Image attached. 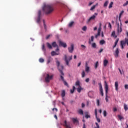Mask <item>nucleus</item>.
<instances>
[{
    "mask_svg": "<svg viewBox=\"0 0 128 128\" xmlns=\"http://www.w3.org/2000/svg\"><path fill=\"white\" fill-rule=\"evenodd\" d=\"M42 10L44 12L45 14H50L54 10V6L50 4L44 5L42 8Z\"/></svg>",
    "mask_w": 128,
    "mask_h": 128,
    "instance_id": "obj_1",
    "label": "nucleus"
},
{
    "mask_svg": "<svg viewBox=\"0 0 128 128\" xmlns=\"http://www.w3.org/2000/svg\"><path fill=\"white\" fill-rule=\"evenodd\" d=\"M56 64L61 74V75L60 76V78L62 82H64V74L62 72V70H64V66L60 65V63L59 62L58 60L56 61Z\"/></svg>",
    "mask_w": 128,
    "mask_h": 128,
    "instance_id": "obj_2",
    "label": "nucleus"
},
{
    "mask_svg": "<svg viewBox=\"0 0 128 128\" xmlns=\"http://www.w3.org/2000/svg\"><path fill=\"white\" fill-rule=\"evenodd\" d=\"M72 60V56L68 57L66 55H64V60L66 64V65L68 66H70V62Z\"/></svg>",
    "mask_w": 128,
    "mask_h": 128,
    "instance_id": "obj_3",
    "label": "nucleus"
},
{
    "mask_svg": "<svg viewBox=\"0 0 128 128\" xmlns=\"http://www.w3.org/2000/svg\"><path fill=\"white\" fill-rule=\"evenodd\" d=\"M105 90H106V102H108V86L106 82H105Z\"/></svg>",
    "mask_w": 128,
    "mask_h": 128,
    "instance_id": "obj_4",
    "label": "nucleus"
},
{
    "mask_svg": "<svg viewBox=\"0 0 128 128\" xmlns=\"http://www.w3.org/2000/svg\"><path fill=\"white\" fill-rule=\"evenodd\" d=\"M54 76L50 75V74H46V77L45 78V80L46 82H50V80L52 79Z\"/></svg>",
    "mask_w": 128,
    "mask_h": 128,
    "instance_id": "obj_5",
    "label": "nucleus"
},
{
    "mask_svg": "<svg viewBox=\"0 0 128 128\" xmlns=\"http://www.w3.org/2000/svg\"><path fill=\"white\" fill-rule=\"evenodd\" d=\"M102 30V23L100 24V28H98V34L95 35L96 38H98V36H100V31Z\"/></svg>",
    "mask_w": 128,
    "mask_h": 128,
    "instance_id": "obj_6",
    "label": "nucleus"
},
{
    "mask_svg": "<svg viewBox=\"0 0 128 128\" xmlns=\"http://www.w3.org/2000/svg\"><path fill=\"white\" fill-rule=\"evenodd\" d=\"M118 28H117V32L118 34H120L122 32V21H120V24L118 23Z\"/></svg>",
    "mask_w": 128,
    "mask_h": 128,
    "instance_id": "obj_7",
    "label": "nucleus"
},
{
    "mask_svg": "<svg viewBox=\"0 0 128 128\" xmlns=\"http://www.w3.org/2000/svg\"><path fill=\"white\" fill-rule=\"evenodd\" d=\"M96 16H98V13H94L93 16H92L88 19L87 22H91V20H95Z\"/></svg>",
    "mask_w": 128,
    "mask_h": 128,
    "instance_id": "obj_8",
    "label": "nucleus"
},
{
    "mask_svg": "<svg viewBox=\"0 0 128 128\" xmlns=\"http://www.w3.org/2000/svg\"><path fill=\"white\" fill-rule=\"evenodd\" d=\"M74 45L73 44H71L70 46L68 48V52L72 54L74 52Z\"/></svg>",
    "mask_w": 128,
    "mask_h": 128,
    "instance_id": "obj_9",
    "label": "nucleus"
},
{
    "mask_svg": "<svg viewBox=\"0 0 128 128\" xmlns=\"http://www.w3.org/2000/svg\"><path fill=\"white\" fill-rule=\"evenodd\" d=\"M98 86L100 87V94H101L102 96H104V90L102 89V84L99 83Z\"/></svg>",
    "mask_w": 128,
    "mask_h": 128,
    "instance_id": "obj_10",
    "label": "nucleus"
},
{
    "mask_svg": "<svg viewBox=\"0 0 128 128\" xmlns=\"http://www.w3.org/2000/svg\"><path fill=\"white\" fill-rule=\"evenodd\" d=\"M40 16H42V11L39 10L38 12V18H37V22H40Z\"/></svg>",
    "mask_w": 128,
    "mask_h": 128,
    "instance_id": "obj_11",
    "label": "nucleus"
},
{
    "mask_svg": "<svg viewBox=\"0 0 128 128\" xmlns=\"http://www.w3.org/2000/svg\"><path fill=\"white\" fill-rule=\"evenodd\" d=\"M59 45L63 48H66V43L63 42L62 41H59Z\"/></svg>",
    "mask_w": 128,
    "mask_h": 128,
    "instance_id": "obj_12",
    "label": "nucleus"
},
{
    "mask_svg": "<svg viewBox=\"0 0 128 128\" xmlns=\"http://www.w3.org/2000/svg\"><path fill=\"white\" fill-rule=\"evenodd\" d=\"M52 46L53 48H57L56 51L58 52V50H60V49L58 48V46L56 44V42H54L52 43Z\"/></svg>",
    "mask_w": 128,
    "mask_h": 128,
    "instance_id": "obj_13",
    "label": "nucleus"
},
{
    "mask_svg": "<svg viewBox=\"0 0 128 128\" xmlns=\"http://www.w3.org/2000/svg\"><path fill=\"white\" fill-rule=\"evenodd\" d=\"M118 54H120V50H118V48H116V50H115V53H114V56L116 58H118Z\"/></svg>",
    "mask_w": 128,
    "mask_h": 128,
    "instance_id": "obj_14",
    "label": "nucleus"
},
{
    "mask_svg": "<svg viewBox=\"0 0 128 128\" xmlns=\"http://www.w3.org/2000/svg\"><path fill=\"white\" fill-rule=\"evenodd\" d=\"M85 72H90V67L88 66L87 62H86Z\"/></svg>",
    "mask_w": 128,
    "mask_h": 128,
    "instance_id": "obj_15",
    "label": "nucleus"
},
{
    "mask_svg": "<svg viewBox=\"0 0 128 128\" xmlns=\"http://www.w3.org/2000/svg\"><path fill=\"white\" fill-rule=\"evenodd\" d=\"M95 116H96V118L97 122H100V120L98 118V112H97L96 109L95 110Z\"/></svg>",
    "mask_w": 128,
    "mask_h": 128,
    "instance_id": "obj_16",
    "label": "nucleus"
},
{
    "mask_svg": "<svg viewBox=\"0 0 128 128\" xmlns=\"http://www.w3.org/2000/svg\"><path fill=\"white\" fill-rule=\"evenodd\" d=\"M51 54L52 56H58V54H60V52H58V53H56V52L54 51H52L51 52Z\"/></svg>",
    "mask_w": 128,
    "mask_h": 128,
    "instance_id": "obj_17",
    "label": "nucleus"
},
{
    "mask_svg": "<svg viewBox=\"0 0 128 128\" xmlns=\"http://www.w3.org/2000/svg\"><path fill=\"white\" fill-rule=\"evenodd\" d=\"M114 86L116 90H118V82H115Z\"/></svg>",
    "mask_w": 128,
    "mask_h": 128,
    "instance_id": "obj_18",
    "label": "nucleus"
},
{
    "mask_svg": "<svg viewBox=\"0 0 128 128\" xmlns=\"http://www.w3.org/2000/svg\"><path fill=\"white\" fill-rule=\"evenodd\" d=\"M64 126H66V128H72L70 127V125H68V123H67V122H66V120H65V121L64 122Z\"/></svg>",
    "mask_w": 128,
    "mask_h": 128,
    "instance_id": "obj_19",
    "label": "nucleus"
},
{
    "mask_svg": "<svg viewBox=\"0 0 128 128\" xmlns=\"http://www.w3.org/2000/svg\"><path fill=\"white\" fill-rule=\"evenodd\" d=\"M72 120L73 122V124H76V123L78 124V120L76 118H72Z\"/></svg>",
    "mask_w": 128,
    "mask_h": 128,
    "instance_id": "obj_20",
    "label": "nucleus"
},
{
    "mask_svg": "<svg viewBox=\"0 0 128 128\" xmlns=\"http://www.w3.org/2000/svg\"><path fill=\"white\" fill-rule=\"evenodd\" d=\"M108 60H104V66H108Z\"/></svg>",
    "mask_w": 128,
    "mask_h": 128,
    "instance_id": "obj_21",
    "label": "nucleus"
},
{
    "mask_svg": "<svg viewBox=\"0 0 128 128\" xmlns=\"http://www.w3.org/2000/svg\"><path fill=\"white\" fill-rule=\"evenodd\" d=\"M52 60V56H48V58L47 64H50V62Z\"/></svg>",
    "mask_w": 128,
    "mask_h": 128,
    "instance_id": "obj_22",
    "label": "nucleus"
},
{
    "mask_svg": "<svg viewBox=\"0 0 128 128\" xmlns=\"http://www.w3.org/2000/svg\"><path fill=\"white\" fill-rule=\"evenodd\" d=\"M82 90H84V88H82V86H80L78 88H77V92L80 93Z\"/></svg>",
    "mask_w": 128,
    "mask_h": 128,
    "instance_id": "obj_23",
    "label": "nucleus"
},
{
    "mask_svg": "<svg viewBox=\"0 0 128 128\" xmlns=\"http://www.w3.org/2000/svg\"><path fill=\"white\" fill-rule=\"evenodd\" d=\"M61 96H62V98H64V96H66V91L64 90H62Z\"/></svg>",
    "mask_w": 128,
    "mask_h": 128,
    "instance_id": "obj_24",
    "label": "nucleus"
},
{
    "mask_svg": "<svg viewBox=\"0 0 128 128\" xmlns=\"http://www.w3.org/2000/svg\"><path fill=\"white\" fill-rule=\"evenodd\" d=\"M112 36H113V38H118V36H116V32L115 31H113L112 32Z\"/></svg>",
    "mask_w": 128,
    "mask_h": 128,
    "instance_id": "obj_25",
    "label": "nucleus"
},
{
    "mask_svg": "<svg viewBox=\"0 0 128 128\" xmlns=\"http://www.w3.org/2000/svg\"><path fill=\"white\" fill-rule=\"evenodd\" d=\"M75 90H76V87L74 86H73L72 89L70 90V94H74Z\"/></svg>",
    "mask_w": 128,
    "mask_h": 128,
    "instance_id": "obj_26",
    "label": "nucleus"
},
{
    "mask_svg": "<svg viewBox=\"0 0 128 128\" xmlns=\"http://www.w3.org/2000/svg\"><path fill=\"white\" fill-rule=\"evenodd\" d=\"M118 42V39L116 40V42H114V45L113 46V48H114L116 46V44Z\"/></svg>",
    "mask_w": 128,
    "mask_h": 128,
    "instance_id": "obj_27",
    "label": "nucleus"
},
{
    "mask_svg": "<svg viewBox=\"0 0 128 128\" xmlns=\"http://www.w3.org/2000/svg\"><path fill=\"white\" fill-rule=\"evenodd\" d=\"M46 46L48 48L52 49V44H50L49 42L46 43Z\"/></svg>",
    "mask_w": 128,
    "mask_h": 128,
    "instance_id": "obj_28",
    "label": "nucleus"
},
{
    "mask_svg": "<svg viewBox=\"0 0 128 128\" xmlns=\"http://www.w3.org/2000/svg\"><path fill=\"white\" fill-rule=\"evenodd\" d=\"M124 110L126 112V110H128V105H126V104H124Z\"/></svg>",
    "mask_w": 128,
    "mask_h": 128,
    "instance_id": "obj_29",
    "label": "nucleus"
},
{
    "mask_svg": "<svg viewBox=\"0 0 128 128\" xmlns=\"http://www.w3.org/2000/svg\"><path fill=\"white\" fill-rule=\"evenodd\" d=\"M108 0H106L104 4V8L108 6Z\"/></svg>",
    "mask_w": 128,
    "mask_h": 128,
    "instance_id": "obj_30",
    "label": "nucleus"
},
{
    "mask_svg": "<svg viewBox=\"0 0 128 128\" xmlns=\"http://www.w3.org/2000/svg\"><path fill=\"white\" fill-rule=\"evenodd\" d=\"M75 86H80V81H79V80H77V81L76 82Z\"/></svg>",
    "mask_w": 128,
    "mask_h": 128,
    "instance_id": "obj_31",
    "label": "nucleus"
},
{
    "mask_svg": "<svg viewBox=\"0 0 128 128\" xmlns=\"http://www.w3.org/2000/svg\"><path fill=\"white\" fill-rule=\"evenodd\" d=\"M126 40H125V41H121L120 42V46H126Z\"/></svg>",
    "mask_w": 128,
    "mask_h": 128,
    "instance_id": "obj_32",
    "label": "nucleus"
},
{
    "mask_svg": "<svg viewBox=\"0 0 128 128\" xmlns=\"http://www.w3.org/2000/svg\"><path fill=\"white\" fill-rule=\"evenodd\" d=\"M88 112H86V114H85V118H90V116L88 114Z\"/></svg>",
    "mask_w": 128,
    "mask_h": 128,
    "instance_id": "obj_33",
    "label": "nucleus"
},
{
    "mask_svg": "<svg viewBox=\"0 0 128 128\" xmlns=\"http://www.w3.org/2000/svg\"><path fill=\"white\" fill-rule=\"evenodd\" d=\"M74 24V22H71L70 23H69L68 24V26L70 28H72Z\"/></svg>",
    "mask_w": 128,
    "mask_h": 128,
    "instance_id": "obj_34",
    "label": "nucleus"
},
{
    "mask_svg": "<svg viewBox=\"0 0 128 128\" xmlns=\"http://www.w3.org/2000/svg\"><path fill=\"white\" fill-rule=\"evenodd\" d=\"M98 62H96L95 64H94V68L96 69L98 68Z\"/></svg>",
    "mask_w": 128,
    "mask_h": 128,
    "instance_id": "obj_35",
    "label": "nucleus"
},
{
    "mask_svg": "<svg viewBox=\"0 0 128 128\" xmlns=\"http://www.w3.org/2000/svg\"><path fill=\"white\" fill-rule=\"evenodd\" d=\"M124 12V10L121 11V12H120V15H119V20H120V17L122 16V15Z\"/></svg>",
    "mask_w": 128,
    "mask_h": 128,
    "instance_id": "obj_36",
    "label": "nucleus"
},
{
    "mask_svg": "<svg viewBox=\"0 0 128 128\" xmlns=\"http://www.w3.org/2000/svg\"><path fill=\"white\" fill-rule=\"evenodd\" d=\"M100 44H106V41L104 40H101L100 42Z\"/></svg>",
    "mask_w": 128,
    "mask_h": 128,
    "instance_id": "obj_37",
    "label": "nucleus"
},
{
    "mask_svg": "<svg viewBox=\"0 0 128 128\" xmlns=\"http://www.w3.org/2000/svg\"><path fill=\"white\" fill-rule=\"evenodd\" d=\"M112 4H114V2H110L108 6V8H112Z\"/></svg>",
    "mask_w": 128,
    "mask_h": 128,
    "instance_id": "obj_38",
    "label": "nucleus"
},
{
    "mask_svg": "<svg viewBox=\"0 0 128 128\" xmlns=\"http://www.w3.org/2000/svg\"><path fill=\"white\" fill-rule=\"evenodd\" d=\"M78 113H79L80 114H84V111H82V110L80 109V110H78Z\"/></svg>",
    "mask_w": 128,
    "mask_h": 128,
    "instance_id": "obj_39",
    "label": "nucleus"
},
{
    "mask_svg": "<svg viewBox=\"0 0 128 128\" xmlns=\"http://www.w3.org/2000/svg\"><path fill=\"white\" fill-rule=\"evenodd\" d=\"M82 78H84V76H86V72L84 70H83L82 72Z\"/></svg>",
    "mask_w": 128,
    "mask_h": 128,
    "instance_id": "obj_40",
    "label": "nucleus"
},
{
    "mask_svg": "<svg viewBox=\"0 0 128 128\" xmlns=\"http://www.w3.org/2000/svg\"><path fill=\"white\" fill-rule=\"evenodd\" d=\"M96 6H98V4L96 5H94L90 9V10H94V8H96Z\"/></svg>",
    "mask_w": 128,
    "mask_h": 128,
    "instance_id": "obj_41",
    "label": "nucleus"
},
{
    "mask_svg": "<svg viewBox=\"0 0 128 128\" xmlns=\"http://www.w3.org/2000/svg\"><path fill=\"white\" fill-rule=\"evenodd\" d=\"M92 46L93 48H96V43H92Z\"/></svg>",
    "mask_w": 128,
    "mask_h": 128,
    "instance_id": "obj_42",
    "label": "nucleus"
},
{
    "mask_svg": "<svg viewBox=\"0 0 128 128\" xmlns=\"http://www.w3.org/2000/svg\"><path fill=\"white\" fill-rule=\"evenodd\" d=\"M87 28H86V26H84L82 28V30H84V32H86Z\"/></svg>",
    "mask_w": 128,
    "mask_h": 128,
    "instance_id": "obj_43",
    "label": "nucleus"
},
{
    "mask_svg": "<svg viewBox=\"0 0 128 128\" xmlns=\"http://www.w3.org/2000/svg\"><path fill=\"white\" fill-rule=\"evenodd\" d=\"M119 120H124V117H122V116H120V115H118V116Z\"/></svg>",
    "mask_w": 128,
    "mask_h": 128,
    "instance_id": "obj_44",
    "label": "nucleus"
},
{
    "mask_svg": "<svg viewBox=\"0 0 128 128\" xmlns=\"http://www.w3.org/2000/svg\"><path fill=\"white\" fill-rule=\"evenodd\" d=\"M39 62H44V60L42 58H40L39 59Z\"/></svg>",
    "mask_w": 128,
    "mask_h": 128,
    "instance_id": "obj_45",
    "label": "nucleus"
},
{
    "mask_svg": "<svg viewBox=\"0 0 128 128\" xmlns=\"http://www.w3.org/2000/svg\"><path fill=\"white\" fill-rule=\"evenodd\" d=\"M64 84V86H68V82L64 80V81H63Z\"/></svg>",
    "mask_w": 128,
    "mask_h": 128,
    "instance_id": "obj_46",
    "label": "nucleus"
},
{
    "mask_svg": "<svg viewBox=\"0 0 128 128\" xmlns=\"http://www.w3.org/2000/svg\"><path fill=\"white\" fill-rule=\"evenodd\" d=\"M44 30H46V23L44 22Z\"/></svg>",
    "mask_w": 128,
    "mask_h": 128,
    "instance_id": "obj_47",
    "label": "nucleus"
},
{
    "mask_svg": "<svg viewBox=\"0 0 128 128\" xmlns=\"http://www.w3.org/2000/svg\"><path fill=\"white\" fill-rule=\"evenodd\" d=\"M95 124L96 127H95L94 128H100V125L98 124V122H96Z\"/></svg>",
    "mask_w": 128,
    "mask_h": 128,
    "instance_id": "obj_48",
    "label": "nucleus"
},
{
    "mask_svg": "<svg viewBox=\"0 0 128 128\" xmlns=\"http://www.w3.org/2000/svg\"><path fill=\"white\" fill-rule=\"evenodd\" d=\"M42 50H44V52H46V48L44 47V44H42Z\"/></svg>",
    "mask_w": 128,
    "mask_h": 128,
    "instance_id": "obj_49",
    "label": "nucleus"
},
{
    "mask_svg": "<svg viewBox=\"0 0 128 128\" xmlns=\"http://www.w3.org/2000/svg\"><path fill=\"white\" fill-rule=\"evenodd\" d=\"M103 114L104 116H106V111L104 110L103 112Z\"/></svg>",
    "mask_w": 128,
    "mask_h": 128,
    "instance_id": "obj_50",
    "label": "nucleus"
},
{
    "mask_svg": "<svg viewBox=\"0 0 128 128\" xmlns=\"http://www.w3.org/2000/svg\"><path fill=\"white\" fill-rule=\"evenodd\" d=\"M81 48H84V50H85V48H86V46L84 45V44H82L81 45Z\"/></svg>",
    "mask_w": 128,
    "mask_h": 128,
    "instance_id": "obj_51",
    "label": "nucleus"
},
{
    "mask_svg": "<svg viewBox=\"0 0 128 128\" xmlns=\"http://www.w3.org/2000/svg\"><path fill=\"white\" fill-rule=\"evenodd\" d=\"M128 4V1H126V3L123 4V6H126Z\"/></svg>",
    "mask_w": 128,
    "mask_h": 128,
    "instance_id": "obj_52",
    "label": "nucleus"
},
{
    "mask_svg": "<svg viewBox=\"0 0 128 128\" xmlns=\"http://www.w3.org/2000/svg\"><path fill=\"white\" fill-rule=\"evenodd\" d=\"M96 102H97V106H100V100H96Z\"/></svg>",
    "mask_w": 128,
    "mask_h": 128,
    "instance_id": "obj_53",
    "label": "nucleus"
},
{
    "mask_svg": "<svg viewBox=\"0 0 128 128\" xmlns=\"http://www.w3.org/2000/svg\"><path fill=\"white\" fill-rule=\"evenodd\" d=\"M92 84H93V86H96V80H93L92 81Z\"/></svg>",
    "mask_w": 128,
    "mask_h": 128,
    "instance_id": "obj_54",
    "label": "nucleus"
},
{
    "mask_svg": "<svg viewBox=\"0 0 128 128\" xmlns=\"http://www.w3.org/2000/svg\"><path fill=\"white\" fill-rule=\"evenodd\" d=\"M104 51V49L103 48H100V50H99V54H101V52H102Z\"/></svg>",
    "mask_w": 128,
    "mask_h": 128,
    "instance_id": "obj_55",
    "label": "nucleus"
},
{
    "mask_svg": "<svg viewBox=\"0 0 128 128\" xmlns=\"http://www.w3.org/2000/svg\"><path fill=\"white\" fill-rule=\"evenodd\" d=\"M85 82H90V78H86V80H85Z\"/></svg>",
    "mask_w": 128,
    "mask_h": 128,
    "instance_id": "obj_56",
    "label": "nucleus"
},
{
    "mask_svg": "<svg viewBox=\"0 0 128 128\" xmlns=\"http://www.w3.org/2000/svg\"><path fill=\"white\" fill-rule=\"evenodd\" d=\"M50 34H48L46 36V40H48L50 38Z\"/></svg>",
    "mask_w": 128,
    "mask_h": 128,
    "instance_id": "obj_57",
    "label": "nucleus"
},
{
    "mask_svg": "<svg viewBox=\"0 0 128 128\" xmlns=\"http://www.w3.org/2000/svg\"><path fill=\"white\" fill-rule=\"evenodd\" d=\"M124 88L126 90H128V84H125Z\"/></svg>",
    "mask_w": 128,
    "mask_h": 128,
    "instance_id": "obj_58",
    "label": "nucleus"
},
{
    "mask_svg": "<svg viewBox=\"0 0 128 128\" xmlns=\"http://www.w3.org/2000/svg\"><path fill=\"white\" fill-rule=\"evenodd\" d=\"M52 110H56V112H58V108H53L52 109Z\"/></svg>",
    "mask_w": 128,
    "mask_h": 128,
    "instance_id": "obj_59",
    "label": "nucleus"
},
{
    "mask_svg": "<svg viewBox=\"0 0 128 128\" xmlns=\"http://www.w3.org/2000/svg\"><path fill=\"white\" fill-rule=\"evenodd\" d=\"M108 28H112V24H110V22L108 23Z\"/></svg>",
    "mask_w": 128,
    "mask_h": 128,
    "instance_id": "obj_60",
    "label": "nucleus"
},
{
    "mask_svg": "<svg viewBox=\"0 0 128 128\" xmlns=\"http://www.w3.org/2000/svg\"><path fill=\"white\" fill-rule=\"evenodd\" d=\"M91 42H94V36H91Z\"/></svg>",
    "mask_w": 128,
    "mask_h": 128,
    "instance_id": "obj_61",
    "label": "nucleus"
},
{
    "mask_svg": "<svg viewBox=\"0 0 128 128\" xmlns=\"http://www.w3.org/2000/svg\"><path fill=\"white\" fill-rule=\"evenodd\" d=\"M114 112H116V110H118L116 109V108H114L113 109Z\"/></svg>",
    "mask_w": 128,
    "mask_h": 128,
    "instance_id": "obj_62",
    "label": "nucleus"
},
{
    "mask_svg": "<svg viewBox=\"0 0 128 128\" xmlns=\"http://www.w3.org/2000/svg\"><path fill=\"white\" fill-rule=\"evenodd\" d=\"M84 103H82V108H84Z\"/></svg>",
    "mask_w": 128,
    "mask_h": 128,
    "instance_id": "obj_63",
    "label": "nucleus"
},
{
    "mask_svg": "<svg viewBox=\"0 0 128 128\" xmlns=\"http://www.w3.org/2000/svg\"><path fill=\"white\" fill-rule=\"evenodd\" d=\"M54 118H56V120H58V116H56V114H55V115L54 116Z\"/></svg>",
    "mask_w": 128,
    "mask_h": 128,
    "instance_id": "obj_64",
    "label": "nucleus"
}]
</instances>
